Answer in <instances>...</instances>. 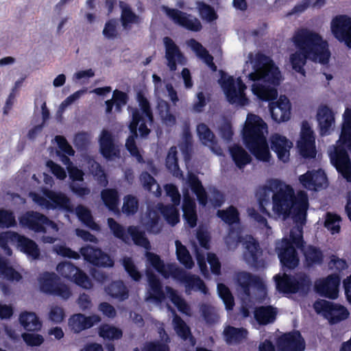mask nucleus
<instances>
[{"mask_svg": "<svg viewBox=\"0 0 351 351\" xmlns=\"http://www.w3.org/2000/svg\"><path fill=\"white\" fill-rule=\"evenodd\" d=\"M230 152L236 165L241 169L251 161L250 156L241 146L234 145L230 148Z\"/></svg>", "mask_w": 351, "mask_h": 351, "instance_id": "37998d69", "label": "nucleus"}, {"mask_svg": "<svg viewBox=\"0 0 351 351\" xmlns=\"http://www.w3.org/2000/svg\"><path fill=\"white\" fill-rule=\"evenodd\" d=\"M33 202L42 208L62 209L67 212L73 210L70 199L62 192H56L49 189L42 191V193L31 192L29 194Z\"/></svg>", "mask_w": 351, "mask_h": 351, "instance_id": "6e6552de", "label": "nucleus"}, {"mask_svg": "<svg viewBox=\"0 0 351 351\" xmlns=\"http://www.w3.org/2000/svg\"><path fill=\"white\" fill-rule=\"evenodd\" d=\"M122 265L125 270L134 280L138 281L141 280L142 277L141 274L138 270L131 258L124 257L122 259Z\"/></svg>", "mask_w": 351, "mask_h": 351, "instance_id": "0e129e2a", "label": "nucleus"}, {"mask_svg": "<svg viewBox=\"0 0 351 351\" xmlns=\"http://www.w3.org/2000/svg\"><path fill=\"white\" fill-rule=\"evenodd\" d=\"M165 14L176 23L188 30L198 32L202 29L200 21L195 16L176 9L162 8Z\"/></svg>", "mask_w": 351, "mask_h": 351, "instance_id": "6ab92c4d", "label": "nucleus"}, {"mask_svg": "<svg viewBox=\"0 0 351 351\" xmlns=\"http://www.w3.org/2000/svg\"><path fill=\"white\" fill-rule=\"evenodd\" d=\"M237 280L246 297H252L251 290L258 291L260 296L265 295V285L261 278L246 271H241L237 274Z\"/></svg>", "mask_w": 351, "mask_h": 351, "instance_id": "412c9836", "label": "nucleus"}, {"mask_svg": "<svg viewBox=\"0 0 351 351\" xmlns=\"http://www.w3.org/2000/svg\"><path fill=\"white\" fill-rule=\"evenodd\" d=\"M108 224L113 234L125 243H128L131 237L136 245H140L147 250L151 248L149 241L145 237V232L140 231L137 227L130 226L126 232L124 228L112 218L108 219Z\"/></svg>", "mask_w": 351, "mask_h": 351, "instance_id": "9b49d317", "label": "nucleus"}, {"mask_svg": "<svg viewBox=\"0 0 351 351\" xmlns=\"http://www.w3.org/2000/svg\"><path fill=\"white\" fill-rule=\"evenodd\" d=\"M19 320L21 325L29 331H38L42 327V322L34 312H21Z\"/></svg>", "mask_w": 351, "mask_h": 351, "instance_id": "e433bc0d", "label": "nucleus"}, {"mask_svg": "<svg viewBox=\"0 0 351 351\" xmlns=\"http://www.w3.org/2000/svg\"><path fill=\"white\" fill-rule=\"evenodd\" d=\"M303 251L306 260L308 264H319L322 263L323 260V255L319 249L310 245L304 249Z\"/></svg>", "mask_w": 351, "mask_h": 351, "instance_id": "680f3d73", "label": "nucleus"}, {"mask_svg": "<svg viewBox=\"0 0 351 351\" xmlns=\"http://www.w3.org/2000/svg\"><path fill=\"white\" fill-rule=\"evenodd\" d=\"M158 215L156 211H149L143 217L141 223L147 231L157 234L160 232L161 228L158 224Z\"/></svg>", "mask_w": 351, "mask_h": 351, "instance_id": "49530a36", "label": "nucleus"}, {"mask_svg": "<svg viewBox=\"0 0 351 351\" xmlns=\"http://www.w3.org/2000/svg\"><path fill=\"white\" fill-rule=\"evenodd\" d=\"M276 250L284 266L289 269H293L298 266L299 258L297 252L287 239L285 238L277 242Z\"/></svg>", "mask_w": 351, "mask_h": 351, "instance_id": "4be33fe9", "label": "nucleus"}, {"mask_svg": "<svg viewBox=\"0 0 351 351\" xmlns=\"http://www.w3.org/2000/svg\"><path fill=\"white\" fill-rule=\"evenodd\" d=\"M99 334L104 339H117L121 337L122 331L114 326L104 324L99 327Z\"/></svg>", "mask_w": 351, "mask_h": 351, "instance_id": "bf43d9fd", "label": "nucleus"}, {"mask_svg": "<svg viewBox=\"0 0 351 351\" xmlns=\"http://www.w3.org/2000/svg\"><path fill=\"white\" fill-rule=\"evenodd\" d=\"M158 109L160 117L162 122L168 125L171 126L176 123V117L169 111V106L167 101L160 100L158 103Z\"/></svg>", "mask_w": 351, "mask_h": 351, "instance_id": "4d7b16f0", "label": "nucleus"}, {"mask_svg": "<svg viewBox=\"0 0 351 351\" xmlns=\"http://www.w3.org/2000/svg\"><path fill=\"white\" fill-rule=\"evenodd\" d=\"M175 244L176 247V255L179 261L186 268H192L194 265V263L186 247L178 240L176 241Z\"/></svg>", "mask_w": 351, "mask_h": 351, "instance_id": "864d4df0", "label": "nucleus"}, {"mask_svg": "<svg viewBox=\"0 0 351 351\" xmlns=\"http://www.w3.org/2000/svg\"><path fill=\"white\" fill-rule=\"evenodd\" d=\"M291 40L297 49L289 57L292 68L304 75V66L307 60L326 64L328 62L330 52L326 40L316 32L302 28L297 30Z\"/></svg>", "mask_w": 351, "mask_h": 351, "instance_id": "7ed1b4c3", "label": "nucleus"}, {"mask_svg": "<svg viewBox=\"0 0 351 351\" xmlns=\"http://www.w3.org/2000/svg\"><path fill=\"white\" fill-rule=\"evenodd\" d=\"M219 83L227 100L230 104L243 106L248 103V99L244 93L246 86L240 77L234 79L232 76L221 71Z\"/></svg>", "mask_w": 351, "mask_h": 351, "instance_id": "1a4fd4ad", "label": "nucleus"}, {"mask_svg": "<svg viewBox=\"0 0 351 351\" xmlns=\"http://www.w3.org/2000/svg\"><path fill=\"white\" fill-rule=\"evenodd\" d=\"M167 294L171 299V302L177 306L178 310L187 315H191L190 306L187 304L184 299L178 295L175 290L170 287H166L165 288Z\"/></svg>", "mask_w": 351, "mask_h": 351, "instance_id": "3c124183", "label": "nucleus"}, {"mask_svg": "<svg viewBox=\"0 0 351 351\" xmlns=\"http://www.w3.org/2000/svg\"><path fill=\"white\" fill-rule=\"evenodd\" d=\"M101 197L104 204L112 211L117 209L119 198L118 191L115 189H107L101 192Z\"/></svg>", "mask_w": 351, "mask_h": 351, "instance_id": "09e8293b", "label": "nucleus"}, {"mask_svg": "<svg viewBox=\"0 0 351 351\" xmlns=\"http://www.w3.org/2000/svg\"><path fill=\"white\" fill-rule=\"evenodd\" d=\"M40 290L47 294L68 299L71 292L69 287L62 282L55 273L45 272L39 278Z\"/></svg>", "mask_w": 351, "mask_h": 351, "instance_id": "f8f14e48", "label": "nucleus"}, {"mask_svg": "<svg viewBox=\"0 0 351 351\" xmlns=\"http://www.w3.org/2000/svg\"><path fill=\"white\" fill-rule=\"evenodd\" d=\"M257 198L261 210L269 216L270 207L276 217L284 220L292 214L295 226L290 231V239L297 247H302V226L306 223L308 207L306 193L300 191L295 197L294 191L289 185L278 179H270L259 188Z\"/></svg>", "mask_w": 351, "mask_h": 351, "instance_id": "f257e3e1", "label": "nucleus"}, {"mask_svg": "<svg viewBox=\"0 0 351 351\" xmlns=\"http://www.w3.org/2000/svg\"><path fill=\"white\" fill-rule=\"evenodd\" d=\"M75 213L78 218L82 221L86 226L93 230H99V226L93 221L90 211L83 206H78L75 208Z\"/></svg>", "mask_w": 351, "mask_h": 351, "instance_id": "13d9d810", "label": "nucleus"}, {"mask_svg": "<svg viewBox=\"0 0 351 351\" xmlns=\"http://www.w3.org/2000/svg\"><path fill=\"white\" fill-rule=\"evenodd\" d=\"M9 243H16L21 251L33 259L38 258L40 255L38 245L32 240L11 231L0 234V246L7 255L11 256L12 250L8 247Z\"/></svg>", "mask_w": 351, "mask_h": 351, "instance_id": "9d476101", "label": "nucleus"}, {"mask_svg": "<svg viewBox=\"0 0 351 351\" xmlns=\"http://www.w3.org/2000/svg\"><path fill=\"white\" fill-rule=\"evenodd\" d=\"M314 308L317 313H322L330 324L338 323L349 315L348 311L344 306L324 300L315 302Z\"/></svg>", "mask_w": 351, "mask_h": 351, "instance_id": "ddd939ff", "label": "nucleus"}, {"mask_svg": "<svg viewBox=\"0 0 351 351\" xmlns=\"http://www.w3.org/2000/svg\"><path fill=\"white\" fill-rule=\"evenodd\" d=\"M56 271L63 278L73 281L84 289H90L93 286L87 275L71 262L60 263L56 267Z\"/></svg>", "mask_w": 351, "mask_h": 351, "instance_id": "4468645a", "label": "nucleus"}, {"mask_svg": "<svg viewBox=\"0 0 351 351\" xmlns=\"http://www.w3.org/2000/svg\"><path fill=\"white\" fill-rule=\"evenodd\" d=\"M80 253L85 260L93 265L101 267H112L113 261L100 249L87 245L80 249Z\"/></svg>", "mask_w": 351, "mask_h": 351, "instance_id": "cd10ccee", "label": "nucleus"}, {"mask_svg": "<svg viewBox=\"0 0 351 351\" xmlns=\"http://www.w3.org/2000/svg\"><path fill=\"white\" fill-rule=\"evenodd\" d=\"M199 311L204 320L208 324H213L218 322L219 315L217 311L213 306L203 304L199 307Z\"/></svg>", "mask_w": 351, "mask_h": 351, "instance_id": "6e6d98bb", "label": "nucleus"}, {"mask_svg": "<svg viewBox=\"0 0 351 351\" xmlns=\"http://www.w3.org/2000/svg\"><path fill=\"white\" fill-rule=\"evenodd\" d=\"M183 217L191 228H194L197 222L195 203L190 197L188 191L184 192V201L182 205Z\"/></svg>", "mask_w": 351, "mask_h": 351, "instance_id": "f704fd0d", "label": "nucleus"}, {"mask_svg": "<svg viewBox=\"0 0 351 351\" xmlns=\"http://www.w3.org/2000/svg\"><path fill=\"white\" fill-rule=\"evenodd\" d=\"M330 28L333 36L351 48V18L340 15L332 19Z\"/></svg>", "mask_w": 351, "mask_h": 351, "instance_id": "dca6fc26", "label": "nucleus"}, {"mask_svg": "<svg viewBox=\"0 0 351 351\" xmlns=\"http://www.w3.org/2000/svg\"><path fill=\"white\" fill-rule=\"evenodd\" d=\"M276 287L278 291L283 293H295L300 289V283L287 274L282 276L276 275L275 277Z\"/></svg>", "mask_w": 351, "mask_h": 351, "instance_id": "4c0bfd02", "label": "nucleus"}, {"mask_svg": "<svg viewBox=\"0 0 351 351\" xmlns=\"http://www.w3.org/2000/svg\"><path fill=\"white\" fill-rule=\"evenodd\" d=\"M277 346L279 351H304L305 342L298 331L289 332L281 336Z\"/></svg>", "mask_w": 351, "mask_h": 351, "instance_id": "a878e982", "label": "nucleus"}, {"mask_svg": "<svg viewBox=\"0 0 351 351\" xmlns=\"http://www.w3.org/2000/svg\"><path fill=\"white\" fill-rule=\"evenodd\" d=\"M138 208L137 199L132 195H128L123 199L122 210L128 215L134 214Z\"/></svg>", "mask_w": 351, "mask_h": 351, "instance_id": "338daca9", "label": "nucleus"}, {"mask_svg": "<svg viewBox=\"0 0 351 351\" xmlns=\"http://www.w3.org/2000/svg\"><path fill=\"white\" fill-rule=\"evenodd\" d=\"M167 307L174 315L172 322L176 334L183 340H189V343L192 346H194L195 342L191 336L189 327L178 315L176 314L175 311L169 305Z\"/></svg>", "mask_w": 351, "mask_h": 351, "instance_id": "c9c22d12", "label": "nucleus"}, {"mask_svg": "<svg viewBox=\"0 0 351 351\" xmlns=\"http://www.w3.org/2000/svg\"><path fill=\"white\" fill-rule=\"evenodd\" d=\"M0 278L12 282H19L22 279V275L10 265L8 259L1 255Z\"/></svg>", "mask_w": 351, "mask_h": 351, "instance_id": "a19ab883", "label": "nucleus"}, {"mask_svg": "<svg viewBox=\"0 0 351 351\" xmlns=\"http://www.w3.org/2000/svg\"><path fill=\"white\" fill-rule=\"evenodd\" d=\"M271 118L276 122L280 123L289 120L291 117V103L289 99L281 95L276 101L269 104Z\"/></svg>", "mask_w": 351, "mask_h": 351, "instance_id": "393cba45", "label": "nucleus"}, {"mask_svg": "<svg viewBox=\"0 0 351 351\" xmlns=\"http://www.w3.org/2000/svg\"><path fill=\"white\" fill-rule=\"evenodd\" d=\"M175 276L184 284L188 294H190L192 290L199 291L204 294L207 293L208 289L199 277L186 274L182 269H177Z\"/></svg>", "mask_w": 351, "mask_h": 351, "instance_id": "2f4dec72", "label": "nucleus"}, {"mask_svg": "<svg viewBox=\"0 0 351 351\" xmlns=\"http://www.w3.org/2000/svg\"><path fill=\"white\" fill-rule=\"evenodd\" d=\"M106 292L112 298L119 300H124L129 296L128 290L121 281H115L112 282L105 289Z\"/></svg>", "mask_w": 351, "mask_h": 351, "instance_id": "79ce46f5", "label": "nucleus"}, {"mask_svg": "<svg viewBox=\"0 0 351 351\" xmlns=\"http://www.w3.org/2000/svg\"><path fill=\"white\" fill-rule=\"evenodd\" d=\"M19 222L21 226L27 227L37 232L46 233L47 228H49L50 229L49 233L52 236H43L42 241L45 243H53L57 241L54 234L59 230L58 225L41 213L28 211L20 217Z\"/></svg>", "mask_w": 351, "mask_h": 351, "instance_id": "0eeeda50", "label": "nucleus"}, {"mask_svg": "<svg viewBox=\"0 0 351 351\" xmlns=\"http://www.w3.org/2000/svg\"><path fill=\"white\" fill-rule=\"evenodd\" d=\"M119 5L121 10V21L123 27L125 29H130L133 24H138L141 23V18L136 15L131 9V8L125 3L121 1Z\"/></svg>", "mask_w": 351, "mask_h": 351, "instance_id": "ea45409f", "label": "nucleus"}, {"mask_svg": "<svg viewBox=\"0 0 351 351\" xmlns=\"http://www.w3.org/2000/svg\"><path fill=\"white\" fill-rule=\"evenodd\" d=\"M341 217L339 215L328 212L325 215L324 226L331 234H339L341 230Z\"/></svg>", "mask_w": 351, "mask_h": 351, "instance_id": "8fccbe9b", "label": "nucleus"}, {"mask_svg": "<svg viewBox=\"0 0 351 351\" xmlns=\"http://www.w3.org/2000/svg\"><path fill=\"white\" fill-rule=\"evenodd\" d=\"M165 190L167 196L171 197L174 206H165L162 210V214L169 224L173 226L180 221L178 210L175 207L180 202V195L178 189L173 184H166Z\"/></svg>", "mask_w": 351, "mask_h": 351, "instance_id": "a211bd4d", "label": "nucleus"}, {"mask_svg": "<svg viewBox=\"0 0 351 351\" xmlns=\"http://www.w3.org/2000/svg\"><path fill=\"white\" fill-rule=\"evenodd\" d=\"M226 341L229 344L237 343L245 338L247 331L243 328L227 326L223 330Z\"/></svg>", "mask_w": 351, "mask_h": 351, "instance_id": "a18cd8bd", "label": "nucleus"}, {"mask_svg": "<svg viewBox=\"0 0 351 351\" xmlns=\"http://www.w3.org/2000/svg\"><path fill=\"white\" fill-rule=\"evenodd\" d=\"M177 147H171L167 154L166 158V167L176 177L181 176L182 172L178 164Z\"/></svg>", "mask_w": 351, "mask_h": 351, "instance_id": "603ef678", "label": "nucleus"}, {"mask_svg": "<svg viewBox=\"0 0 351 351\" xmlns=\"http://www.w3.org/2000/svg\"><path fill=\"white\" fill-rule=\"evenodd\" d=\"M300 154L306 158L315 156V137L310 125L304 121L302 124L300 138L297 143Z\"/></svg>", "mask_w": 351, "mask_h": 351, "instance_id": "aec40b11", "label": "nucleus"}, {"mask_svg": "<svg viewBox=\"0 0 351 351\" xmlns=\"http://www.w3.org/2000/svg\"><path fill=\"white\" fill-rule=\"evenodd\" d=\"M163 43L165 48L166 64L171 71H175L178 65L183 66L186 64V58L171 38L165 37Z\"/></svg>", "mask_w": 351, "mask_h": 351, "instance_id": "2eb2a0df", "label": "nucleus"}, {"mask_svg": "<svg viewBox=\"0 0 351 351\" xmlns=\"http://www.w3.org/2000/svg\"><path fill=\"white\" fill-rule=\"evenodd\" d=\"M146 276L148 281V288L145 294V300L147 302L159 305L165 297V293L162 289L161 283L156 275L149 269H147Z\"/></svg>", "mask_w": 351, "mask_h": 351, "instance_id": "5701e85b", "label": "nucleus"}, {"mask_svg": "<svg viewBox=\"0 0 351 351\" xmlns=\"http://www.w3.org/2000/svg\"><path fill=\"white\" fill-rule=\"evenodd\" d=\"M340 279L337 275H330L326 278L320 279L315 282V289L322 295L329 298H336Z\"/></svg>", "mask_w": 351, "mask_h": 351, "instance_id": "c85d7f7f", "label": "nucleus"}, {"mask_svg": "<svg viewBox=\"0 0 351 351\" xmlns=\"http://www.w3.org/2000/svg\"><path fill=\"white\" fill-rule=\"evenodd\" d=\"M145 257L147 263L154 267L159 273L165 277L168 276L165 271V266L159 256L149 252H146Z\"/></svg>", "mask_w": 351, "mask_h": 351, "instance_id": "e2e57ef3", "label": "nucleus"}, {"mask_svg": "<svg viewBox=\"0 0 351 351\" xmlns=\"http://www.w3.org/2000/svg\"><path fill=\"white\" fill-rule=\"evenodd\" d=\"M267 123L259 116L248 114L243 129V137L246 147L256 159L269 162L271 158L266 135Z\"/></svg>", "mask_w": 351, "mask_h": 351, "instance_id": "20e7f679", "label": "nucleus"}, {"mask_svg": "<svg viewBox=\"0 0 351 351\" xmlns=\"http://www.w3.org/2000/svg\"><path fill=\"white\" fill-rule=\"evenodd\" d=\"M217 216L228 224H232L239 221L238 210L232 206L226 210H219L217 211Z\"/></svg>", "mask_w": 351, "mask_h": 351, "instance_id": "052dcab7", "label": "nucleus"}, {"mask_svg": "<svg viewBox=\"0 0 351 351\" xmlns=\"http://www.w3.org/2000/svg\"><path fill=\"white\" fill-rule=\"evenodd\" d=\"M197 8L200 16L208 21H212L217 19V14L213 8L210 5L203 3L199 2L197 3Z\"/></svg>", "mask_w": 351, "mask_h": 351, "instance_id": "774afa93", "label": "nucleus"}, {"mask_svg": "<svg viewBox=\"0 0 351 351\" xmlns=\"http://www.w3.org/2000/svg\"><path fill=\"white\" fill-rule=\"evenodd\" d=\"M188 182L192 191L196 195L199 204L204 206L206 205L207 203L206 193L198 178L193 174H189Z\"/></svg>", "mask_w": 351, "mask_h": 351, "instance_id": "c03bdc74", "label": "nucleus"}, {"mask_svg": "<svg viewBox=\"0 0 351 351\" xmlns=\"http://www.w3.org/2000/svg\"><path fill=\"white\" fill-rule=\"evenodd\" d=\"M138 102L141 110L134 109L132 111V121L130 125L132 135L128 138L125 146L130 154L136 158L137 161L142 162H143V157L140 154L134 141V136H137L136 128L138 125V130L142 136L148 135L149 130L146 124L152 122L153 117L147 99L141 95L138 97Z\"/></svg>", "mask_w": 351, "mask_h": 351, "instance_id": "423d86ee", "label": "nucleus"}, {"mask_svg": "<svg viewBox=\"0 0 351 351\" xmlns=\"http://www.w3.org/2000/svg\"><path fill=\"white\" fill-rule=\"evenodd\" d=\"M197 133L200 141L210 147L213 153L218 156L222 154V149L217 145L213 133L206 124H199L197 127Z\"/></svg>", "mask_w": 351, "mask_h": 351, "instance_id": "72a5a7b5", "label": "nucleus"}, {"mask_svg": "<svg viewBox=\"0 0 351 351\" xmlns=\"http://www.w3.org/2000/svg\"><path fill=\"white\" fill-rule=\"evenodd\" d=\"M271 147L276 153L278 158L281 161L286 162L289 159L290 149L292 143L286 136L279 134H274L270 137Z\"/></svg>", "mask_w": 351, "mask_h": 351, "instance_id": "c756f323", "label": "nucleus"}, {"mask_svg": "<svg viewBox=\"0 0 351 351\" xmlns=\"http://www.w3.org/2000/svg\"><path fill=\"white\" fill-rule=\"evenodd\" d=\"M346 149L351 151V109L349 108L343 114L341 132L337 145L330 146L328 153L337 170L347 181L351 182V162Z\"/></svg>", "mask_w": 351, "mask_h": 351, "instance_id": "39448f33", "label": "nucleus"}, {"mask_svg": "<svg viewBox=\"0 0 351 351\" xmlns=\"http://www.w3.org/2000/svg\"><path fill=\"white\" fill-rule=\"evenodd\" d=\"M98 141L100 152L104 157L108 160L119 157L121 144L110 131L104 129L99 136Z\"/></svg>", "mask_w": 351, "mask_h": 351, "instance_id": "f3484780", "label": "nucleus"}, {"mask_svg": "<svg viewBox=\"0 0 351 351\" xmlns=\"http://www.w3.org/2000/svg\"><path fill=\"white\" fill-rule=\"evenodd\" d=\"M187 45L195 53L196 56L202 60L212 70L216 71L217 67L213 63V58L201 43L195 39L186 42Z\"/></svg>", "mask_w": 351, "mask_h": 351, "instance_id": "58836bf2", "label": "nucleus"}, {"mask_svg": "<svg viewBox=\"0 0 351 351\" xmlns=\"http://www.w3.org/2000/svg\"><path fill=\"white\" fill-rule=\"evenodd\" d=\"M317 120L322 135L329 134L335 123V113L327 106H321L317 111Z\"/></svg>", "mask_w": 351, "mask_h": 351, "instance_id": "473e14b6", "label": "nucleus"}, {"mask_svg": "<svg viewBox=\"0 0 351 351\" xmlns=\"http://www.w3.org/2000/svg\"><path fill=\"white\" fill-rule=\"evenodd\" d=\"M276 312L271 306H261L255 311L256 319L262 324L272 322L276 318Z\"/></svg>", "mask_w": 351, "mask_h": 351, "instance_id": "de8ad7c7", "label": "nucleus"}, {"mask_svg": "<svg viewBox=\"0 0 351 351\" xmlns=\"http://www.w3.org/2000/svg\"><path fill=\"white\" fill-rule=\"evenodd\" d=\"M241 243L244 248L243 259L248 265H255L262 254L258 243L252 236L247 234L244 236Z\"/></svg>", "mask_w": 351, "mask_h": 351, "instance_id": "7c9ffc66", "label": "nucleus"}, {"mask_svg": "<svg viewBox=\"0 0 351 351\" xmlns=\"http://www.w3.org/2000/svg\"><path fill=\"white\" fill-rule=\"evenodd\" d=\"M251 66L247 74L250 80L254 82L252 86L253 93L262 100H271L277 97L276 86L282 80L279 69L268 56L258 52H250L245 66Z\"/></svg>", "mask_w": 351, "mask_h": 351, "instance_id": "f03ea898", "label": "nucleus"}, {"mask_svg": "<svg viewBox=\"0 0 351 351\" xmlns=\"http://www.w3.org/2000/svg\"><path fill=\"white\" fill-rule=\"evenodd\" d=\"M100 322L101 317L98 315L86 316L82 313H77L69 317L68 327L73 333H80L82 330L90 328Z\"/></svg>", "mask_w": 351, "mask_h": 351, "instance_id": "b1692460", "label": "nucleus"}, {"mask_svg": "<svg viewBox=\"0 0 351 351\" xmlns=\"http://www.w3.org/2000/svg\"><path fill=\"white\" fill-rule=\"evenodd\" d=\"M140 180L143 187L152 192L155 196L159 197L161 195V190L159 184L155 179L147 172L141 173Z\"/></svg>", "mask_w": 351, "mask_h": 351, "instance_id": "5fc2aeb1", "label": "nucleus"}, {"mask_svg": "<svg viewBox=\"0 0 351 351\" xmlns=\"http://www.w3.org/2000/svg\"><path fill=\"white\" fill-rule=\"evenodd\" d=\"M217 291L226 308L232 309L234 305V299L228 288L223 284H218Z\"/></svg>", "mask_w": 351, "mask_h": 351, "instance_id": "69168bd1", "label": "nucleus"}, {"mask_svg": "<svg viewBox=\"0 0 351 351\" xmlns=\"http://www.w3.org/2000/svg\"><path fill=\"white\" fill-rule=\"evenodd\" d=\"M300 183L308 190L319 191L327 186V178L325 173L319 169L308 171L299 178Z\"/></svg>", "mask_w": 351, "mask_h": 351, "instance_id": "bb28decb", "label": "nucleus"}]
</instances>
